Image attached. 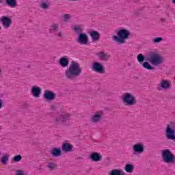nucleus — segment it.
<instances>
[{"label":"nucleus","mask_w":175,"mask_h":175,"mask_svg":"<svg viewBox=\"0 0 175 175\" xmlns=\"http://www.w3.org/2000/svg\"><path fill=\"white\" fill-rule=\"evenodd\" d=\"M81 73H83V68L80 67V64L78 62L72 61L69 68L65 71L66 79L71 81L77 80Z\"/></svg>","instance_id":"1"},{"label":"nucleus","mask_w":175,"mask_h":175,"mask_svg":"<svg viewBox=\"0 0 175 175\" xmlns=\"http://www.w3.org/2000/svg\"><path fill=\"white\" fill-rule=\"evenodd\" d=\"M146 61L150 62L153 66H158L165 62V59L161 54L157 52H150L146 56Z\"/></svg>","instance_id":"2"},{"label":"nucleus","mask_w":175,"mask_h":175,"mask_svg":"<svg viewBox=\"0 0 175 175\" xmlns=\"http://www.w3.org/2000/svg\"><path fill=\"white\" fill-rule=\"evenodd\" d=\"M129 35H131L129 30L120 29L118 31L117 35L113 36V40L119 44H123V43H125V40L129 39Z\"/></svg>","instance_id":"3"},{"label":"nucleus","mask_w":175,"mask_h":175,"mask_svg":"<svg viewBox=\"0 0 175 175\" xmlns=\"http://www.w3.org/2000/svg\"><path fill=\"white\" fill-rule=\"evenodd\" d=\"M122 100L124 106H136L137 105L136 97L129 92L124 93L122 95Z\"/></svg>","instance_id":"4"},{"label":"nucleus","mask_w":175,"mask_h":175,"mask_svg":"<svg viewBox=\"0 0 175 175\" xmlns=\"http://www.w3.org/2000/svg\"><path fill=\"white\" fill-rule=\"evenodd\" d=\"M161 157L165 163H174L175 157L169 149L162 150Z\"/></svg>","instance_id":"5"},{"label":"nucleus","mask_w":175,"mask_h":175,"mask_svg":"<svg viewBox=\"0 0 175 175\" xmlns=\"http://www.w3.org/2000/svg\"><path fill=\"white\" fill-rule=\"evenodd\" d=\"M137 59L138 62L141 64V65H142L143 68H144L145 69H147L148 70H154V69H155V67L151 65L150 62H144L146 60L147 61V57H146V56H144L143 54L139 53L137 56Z\"/></svg>","instance_id":"6"},{"label":"nucleus","mask_w":175,"mask_h":175,"mask_svg":"<svg viewBox=\"0 0 175 175\" xmlns=\"http://www.w3.org/2000/svg\"><path fill=\"white\" fill-rule=\"evenodd\" d=\"M165 137H167L168 140L175 142V122L167 124L165 128Z\"/></svg>","instance_id":"7"},{"label":"nucleus","mask_w":175,"mask_h":175,"mask_svg":"<svg viewBox=\"0 0 175 175\" xmlns=\"http://www.w3.org/2000/svg\"><path fill=\"white\" fill-rule=\"evenodd\" d=\"M72 115L70 113H64L60 116L56 117L55 121L59 124H63L64 125H69V120Z\"/></svg>","instance_id":"8"},{"label":"nucleus","mask_w":175,"mask_h":175,"mask_svg":"<svg viewBox=\"0 0 175 175\" xmlns=\"http://www.w3.org/2000/svg\"><path fill=\"white\" fill-rule=\"evenodd\" d=\"M92 70L96 73H100V75H105L106 73V70L103 64L100 62H94L92 65Z\"/></svg>","instance_id":"9"},{"label":"nucleus","mask_w":175,"mask_h":175,"mask_svg":"<svg viewBox=\"0 0 175 175\" xmlns=\"http://www.w3.org/2000/svg\"><path fill=\"white\" fill-rule=\"evenodd\" d=\"M0 23H1L2 25H3L4 28H10L12 24H13V21H12V17L9 16H2L0 18Z\"/></svg>","instance_id":"10"},{"label":"nucleus","mask_w":175,"mask_h":175,"mask_svg":"<svg viewBox=\"0 0 175 175\" xmlns=\"http://www.w3.org/2000/svg\"><path fill=\"white\" fill-rule=\"evenodd\" d=\"M144 152V146L142 143H138L133 146V155H140Z\"/></svg>","instance_id":"11"},{"label":"nucleus","mask_w":175,"mask_h":175,"mask_svg":"<svg viewBox=\"0 0 175 175\" xmlns=\"http://www.w3.org/2000/svg\"><path fill=\"white\" fill-rule=\"evenodd\" d=\"M77 43L87 46L88 44V36L85 33H80L77 39Z\"/></svg>","instance_id":"12"},{"label":"nucleus","mask_w":175,"mask_h":175,"mask_svg":"<svg viewBox=\"0 0 175 175\" xmlns=\"http://www.w3.org/2000/svg\"><path fill=\"white\" fill-rule=\"evenodd\" d=\"M89 158L92 162H100L102 161V154L100 152H92Z\"/></svg>","instance_id":"13"},{"label":"nucleus","mask_w":175,"mask_h":175,"mask_svg":"<svg viewBox=\"0 0 175 175\" xmlns=\"http://www.w3.org/2000/svg\"><path fill=\"white\" fill-rule=\"evenodd\" d=\"M43 97L46 100L51 102V100H54V99H55V93L50 90H45Z\"/></svg>","instance_id":"14"},{"label":"nucleus","mask_w":175,"mask_h":175,"mask_svg":"<svg viewBox=\"0 0 175 175\" xmlns=\"http://www.w3.org/2000/svg\"><path fill=\"white\" fill-rule=\"evenodd\" d=\"M31 92L34 98H40V95L42 94V88L38 86H32Z\"/></svg>","instance_id":"15"},{"label":"nucleus","mask_w":175,"mask_h":175,"mask_svg":"<svg viewBox=\"0 0 175 175\" xmlns=\"http://www.w3.org/2000/svg\"><path fill=\"white\" fill-rule=\"evenodd\" d=\"M90 38H92V42H98L100 39V33L98 31L92 30L89 32Z\"/></svg>","instance_id":"16"},{"label":"nucleus","mask_w":175,"mask_h":175,"mask_svg":"<svg viewBox=\"0 0 175 175\" xmlns=\"http://www.w3.org/2000/svg\"><path fill=\"white\" fill-rule=\"evenodd\" d=\"M62 150L63 152H72L73 151V145L70 143H63Z\"/></svg>","instance_id":"17"},{"label":"nucleus","mask_w":175,"mask_h":175,"mask_svg":"<svg viewBox=\"0 0 175 175\" xmlns=\"http://www.w3.org/2000/svg\"><path fill=\"white\" fill-rule=\"evenodd\" d=\"M51 155H52L53 158H58L62 155V150H61L59 148H53L51 150Z\"/></svg>","instance_id":"18"},{"label":"nucleus","mask_w":175,"mask_h":175,"mask_svg":"<svg viewBox=\"0 0 175 175\" xmlns=\"http://www.w3.org/2000/svg\"><path fill=\"white\" fill-rule=\"evenodd\" d=\"M59 64L62 68H66L69 65L68 56H63L59 60Z\"/></svg>","instance_id":"19"},{"label":"nucleus","mask_w":175,"mask_h":175,"mask_svg":"<svg viewBox=\"0 0 175 175\" xmlns=\"http://www.w3.org/2000/svg\"><path fill=\"white\" fill-rule=\"evenodd\" d=\"M92 122H100L102 121V111L96 112L91 118Z\"/></svg>","instance_id":"20"},{"label":"nucleus","mask_w":175,"mask_h":175,"mask_svg":"<svg viewBox=\"0 0 175 175\" xmlns=\"http://www.w3.org/2000/svg\"><path fill=\"white\" fill-rule=\"evenodd\" d=\"M160 87L163 88V90H169L170 88V82L167 80L163 79L160 83Z\"/></svg>","instance_id":"21"},{"label":"nucleus","mask_w":175,"mask_h":175,"mask_svg":"<svg viewBox=\"0 0 175 175\" xmlns=\"http://www.w3.org/2000/svg\"><path fill=\"white\" fill-rule=\"evenodd\" d=\"M98 57L101 61H108L109 59L110 58V55L105 53V52L101 51L98 54Z\"/></svg>","instance_id":"22"},{"label":"nucleus","mask_w":175,"mask_h":175,"mask_svg":"<svg viewBox=\"0 0 175 175\" xmlns=\"http://www.w3.org/2000/svg\"><path fill=\"white\" fill-rule=\"evenodd\" d=\"M5 2L10 8H14L17 7V0H5Z\"/></svg>","instance_id":"23"},{"label":"nucleus","mask_w":175,"mask_h":175,"mask_svg":"<svg viewBox=\"0 0 175 175\" xmlns=\"http://www.w3.org/2000/svg\"><path fill=\"white\" fill-rule=\"evenodd\" d=\"M124 170L127 173H132L135 170V166L131 163L126 164L124 167Z\"/></svg>","instance_id":"24"},{"label":"nucleus","mask_w":175,"mask_h":175,"mask_svg":"<svg viewBox=\"0 0 175 175\" xmlns=\"http://www.w3.org/2000/svg\"><path fill=\"white\" fill-rule=\"evenodd\" d=\"M109 175H124V171L122 170L113 169L110 172Z\"/></svg>","instance_id":"25"},{"label":"nucleus","mask_w":175,"mask_h":175,"mask_svg":"<svg viewBox=\"0 0 175 175\" xmlns=\"http://www.w3.org/2000/svg\"><path fill=\"white\" fill-rule=\"evenodd\" d=\"M46 167L51 171L55 170L57 169V164H55L54 162H50L48 163Z\"/></svg>","instance_id":"26"},{"label":"nucleus","mask_w":175,"mask_h":175,"mask_svg":"<svg viewBox=\"0 0 175 175\" xmlns=\"http://www.w3.org/2000/svg\"><path fill=\"white\" fill-rule=\"evenodd\" d=\"M73 29L75 31V33H77L78 36L80 33H83V29L79 26H74Z\"/></svg>","instance_id":"27"},{"label":"nucleus","mask_w":175,"mask_h":175,"mask_svg":"<svg viewBox=\"0 0 175 175\" xmlns=\"http://www.w3.org/2000/svg\"><path fill=\"white\" fill-rule=\"evenodd\" d=\"M1 163H3V165H6V163L9 162V156H8L7 154L1 157Z\"/></svg>","instance_id":"28"},{"label":"nucleus","mask_w":175,"mask_h":175,"mask_svg":"<svg viewBox=\"0 0 175 175\" xmlns=\"http://www.w3.org/2000/svg\"><path fill=\"white\" fill-rule=\"evenodd\" d=\"M56 31H58V25L53 24L51 26V28L49 29V32H50V33H53V32H55Z\"/></svg>","instance_id":"29"},{"label":"nucleus","mask_w":175,"mask_h":175,"mask_svg":"<svg viewBox=\"0 0 175 175\" xmlns=\"http://www.w3.org/2000/svg\"><path fill=\"white\" fill-rule=\"evenodd\" d=\"M21 159H23V157L20 154H18L13 157L12 161L13 162H20Z\"/></svg>","instance_id":"30"},{"label":"nucleus","mask_w":175,"mask_h":175,"mask_svg":"<svg viewBox=\"0 0 175 175\" xmlns=\"http://www.w3.org/2000/svg\"><path fill=\"white\" fill-rule=\"evenodd\" d=\"M163 40V38L162 37H157L154 38L152 40L153 43L157 44V43H161Z\"/></svg>","instance_id":"31"},{"label":"nucleus","mask_w":175,"mask_h":175,"mask_svg":"<svg viewBox=\"0 0 175 175\" xmlns=\"http://www.w3.org/2000/svg\"><path fill=\"white\" fill-rule=\"evenodd\" d=\"M41 8L42 9H49V4H47V3L46 2H43L42 4H41Z\"/></svg>","instance_id":"32"},{"label":"nucleus","mask_w":175,"mask_h":175,"mask_svg":"<svg viewBox=\"0 0 175 175\" xmlns=\"http://www.w3.org/2000/svg\"><path fill=\"white\" fill-rule=\"evenodd\" d=\"M52 33H54L55 36H58L59 38H62V32L61 31L58 32V30H56L55 32H52Z\"/></svg>","instance_id":"33"},{"label":"nucleus","mask_w":175,"mask_h":175,"mask_svg":"<svg viewBox=\"0 0 175 175\" xmlns=\"http://www.w3.org/2000/svg\"><path fill=\"white\" fill-rule=\"evenodd\" d=\"M142 14V10H136L134 11V16H140Z\"/></svg>","instance_id":"34"},{"label":"nucleus","mask_w":175,"mask_h":175,"mask_svg":"<svg viewBox=\"0 0 175 175\" xmlns=\"http://www.w3.org/2000/svg\"><path fill=\"white\" fill-rule=\"evenodd\" d=\"M64 21L66 22L68 21V20L70 19V14H64Z\"/></svg>","instance_id":"35"},{"label":"nucleus","mask_w":175,"mask_h":175,"mask_svg":"<svg viewBox=\"0 0 175 175\" xmlns=\"http://www.w3.org/2000/svg\"><path fill=\"white\" fill-rule=\"evenodd\" d=\"M22 106L24 108L27 109V108L29 107V104L25 103H23V105H22Z\"/></svg>","instance_id":"36"},{"label":"nucleus","mask_w":175,"mask_h":175,"mask_svg":"<svg viewBox=\"0 0 175 175\" xmlns=\"http://www.w3.org/2000/svg\"><path fill=\"white\" fill-rule=\"evenodd\" d=\"M51 109L53 110V111H55L57 110V106L56 105H51Z\"/></svg>","instance_id":"37"},{"label":"nucleus","mask_w":175,"mask_h":175,"mask_svg":"<svg viewBox=\"0 0 175 175\" xmlns=\"http://www.w3.org/2000/svg\"><path fill=\"white\" fill-rule=\"evenodd\" d=\"M3 101H2L1 99H0V109H2V107H3Z\"/></svg>","instance_id":"38"},{"label":"nucleus","mask_w":175,"mask_h":175,"mask_svg":"<svg viewBox=\"0 0 175 175\" xmlns=\"http://www.w3.org/2000/svg\"><path fill=\"white\" fill-rule=\"evenodd\" d=\"M160 20H161V23H166L165 18H161Z\"/></svg>","instance_id":"39"},{"label":"nucleus","mask_w":175,"mask_h":175,"mask_svg":"<svg viewBox=\"0 0 175 175\" xmlns=\"http://www.w3.org/2000/svg\"><path fill=\"white\" fill-rule=\"evenodd\" d=\"M38 170H42V166H40V167H38Z\"/></svg>","instance_id":"40"},{"label":"nucleus","mask_w":175,"mask_h":175,"mask_svg":"<svg viewBox=\"0 0 175 175\" xmlns=\"http://www.w3.org/2000/svg\"><path fill=\"white\" fill-rule=\"evenodd\" d=\"M70 1H72V2H75V1H79V0H70Z\"/></svg>","instance_id":"41"},{"label":"nucleus","mask_w":175,"mask_h":175,"mask_svg":"<svg viewBox=\"0 0 175 175\" xmlns=\"http://www.w3.org/2000/svg\"><path fill=\"white\" fill-rule=\"evenodd\" d=\"M172 3H175V0H172Z\"/></svg>","instance_id":"42"},{"label":"nucleus","mask_w":175,"mask_h":175,"mask_svg":"<svg viewBox=\"0 0 175 175\" xmlns=\"http://www.w3.org/2000/svg\"><path fill=\"white\" fill-rule=\"evenodd\" d=\"M2 1H3V0H0V3H2Z\"/></svg>","instance_id":"43"},{"label":"nucleus","mask_w":175,"mask_h":175,"mask_svg":"<svg viewBox=\"0 0 175 175\" xmlns=\"http://www.w3.org/2000/svg\"><path fill=\"white\" fill-rule=\"evenodd\" d=\"M0 73H2V70H1V68H0Z\"/></svg>","instance_id":"44"},{"label":"nucleus","mask_w":175,"mask_h":175,"mask_svg":"<svg viewBox=\"0 0 175 175\" xmlns=\"http://www.w3.org/2000/svg\"><path fill=\"white\" fill-rule=\"evenodd\" d=\"M157 90H161V88H157Z\"/></svg>","instance_id":"45"},{"label":"nucleus","mask_w":175,"mask_h":175,"mask_svg":"<svg viewBox=\"0 0 175 175\" xmlns=\"http://www.w3.org/2000/svg\"><path fill=\"white\" fill-rule=\"evenodd\" d=\"M2 155V153L1 152V151H0V157Z\"/></svg>","instance_id":"46"},{"label":"nucleus","mask_w":175,"mask_h":175,"mask_svg":"<svg viewBox=\"0 0 175 175\" xmlns=\"http://www.w3.org/2000/svg\"><path fill=\"white\" fill-rule=\"evenodd\" d=\"M0 29H2V27L0 26Z\"/></svg>","instance_id":"47"},{"label":"nucleus","mask_w":175,"mask_h":175,"mask_svg":"<svg viewBox=\"0 0 175 175\" xmlns=\"http://www.w3.org/2000/svg\"><path fill=\"white\" fill-rule=\"evenodd\" d=\"M107 160H109V158H107Z\"/></svg>","instance_id":"48"}]
</instances>
